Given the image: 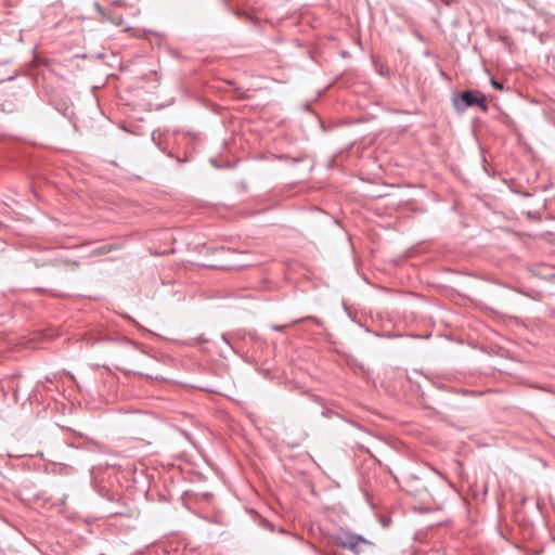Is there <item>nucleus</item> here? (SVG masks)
<instances>
[{"label":"nucleus","instance_id":"nucleus-6","mask_svg":"<svg viewBox=\"0 0 555 555\" xmlns=\"http://www.w3.org/2000/svg\"><path fill=\"white\" fill-rule=\"evenodd\" d=\"M284 327H285V326H283V325H273V326H272V328H273L274 331H282Z\"/></svg>","mask_w":555,"mask_h":555},{"label":"nucleus","instance_id":"nucleus-5","mask_svg":"<svg viewBox=\"0 0 555 555\" xmlns=\"http://www.w3.org/2000/svg\"><path fill=\"white\" fill-rule=\"evenodd\" d=\"M120 341H121L122 344L128 345V346H131V347H133V348H135V347H137L133 343H131L130 340H128V339H126V338L120 339Z\"/></svg>","mask_w":555,"mask_h":555},{"label":"nucleus","instance_id":"nucleus-7","mask_svg":"<svg viewBox=\"0 0 555 555\" xmlns=\"http://www.w3.org/2000/svg\"><path fill=\"white\" fill-rule=\"evenodd\" d=\"M137 374H138V375H140V376H143V375H144V376H149L147 374H144V373H142V372H138Z\"/></svg>","mask_w":555,"mask_h":555},{"label":"nucleus","instance_id":"nucleus-4","mask_svg":"<svg viewBox=\"0 0 555 555\" xmlns=\"http://www.w3.org/2000/svg\"><path fill=\"white\" fill-rule=\"evenodd\" d=\"M491 83H492V86H493L495 89H498V90H502V89H503L502 83H500V82H498V81H495V80H493V79L491 80Z\"/></svg>","mask_w":555,"mask_h":555},{"label":"nucleus","instance_id":"nucleus-2","mask_svg":"<svg viewBox=\"0 0 555 555\" xmlns=\"http://www.w3.org/2000/svg\"><path fill=\"white\" fill-rule=\"evenodd\" d=\"M485 100V96L478 91H465L461 95V101L464 103V107L477 105L482 111H487Z\"/></svg>","mask_w":555,"mask_h":555},{"label":"nucleus","instance_id":"nucleus-1","mask_svg":"<svg viewBox=\"0 0 555 555\" xmlns=\"http://www.w3.org/2000/svg\"><path fill=\"white\" fill-rule=\"evenodd\" d=\"M327 542L331 545H337L348 550L356 555H359L363 551L362 546L373 545V543L363 535L357 534L343 528L335 532L328 533Z\"/></svg>","mask_w":555,"mask_h":555},{"label":"nucleus","instance_id":"nucleus-3","mask_svg":"<svg viewBox=\"0 0 555 555\" xmlns=\"http://www.w3.org/2000/svg\"><path fill=\"white\" fill-rule=\"evenodd\" d=\"M150 253L152 255H167V254H172L175 253V249L173 248H165V249H160V248H151L150 249Z\"/></svg>","mask_w":555,"mask_h":555}]
</instances>
